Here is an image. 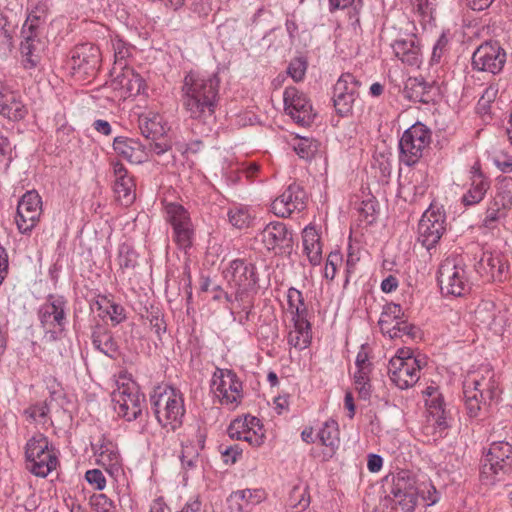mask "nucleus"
Returning <instances> with one entry per match:
<instances>
[{"instance_id":"f257e3e1","label":"nucleus","mask_w":512,"mask_h":512,"mask_svg":"<svg viewBox=\"0 0 512 512\" xmlns=\"http://www.w3.org/2000/svg\"><path fill=\"white\" fill-rule=\"evenodd\" d=\"M220 78L217 74H186L182 85V104L190 118L204 124L214 120L219 99Z\"/></svg>"},{"instance_id":"f03ea898","label":"nucleus","mask_w":512,"mask_h":512,"mask_svg":"<svg viewBox=\"0 0 512 512\" xmlns=\"http://www.w3.org/2000/svg\"><path fill=\"white\" fill-rule=\"evenodd\" d=\"M150 403L162 427L175 431L182 425L185 407L179 390L170 386H158L150 395Z\"/></svg>"},{"instance_id":"7ed1b4c3","label":"nucleus","mask_w":512,"mask_h":512,"mask_svg":"<svg viewBox=\"0 0 512 512\" xmlns=\"http://www.w3.org/2000/svg\"><path fill=\"white\" fill-rule=\"evenodd\" d=\"M437 280L444 295L464 296L471 288L466 264L460 255H450L441 262Z\"/></svg>"},{"instance_id":"20e7f679","label":"nucleus","mask_w":512,"mask_h":512,"mask_svg":"<svg viewBox=\"0 0 512 512\" xmlns=\"http://www.w3.org/2000/svg\"><path fill=\"white\" fill-rule=\"evenodd\" d=\"M417 499L415 478L409 471H399L393 476L390 492L385 497L387 512H414Z\"/></svg>"},{"instance_id":"39448f33","label":"nucleus","mask_w":512,"mask_h":512,"mask_svg":"<svg viewBox=\"0 0 512 512\" xmlns=\"http://www.w3.org/2000/svg\"><path fill=\"white\" fill-rule=\"evenodd\" d=\"M223 276L230 288L235 289L236 302H244L250 293H256L258 275L256 267L245 259L232 260L223 271Z\"/></svg>"},{"instance_id":"423d86ee","label":"nucleus","mask_w":512,"mask_h":512,"mask_svg":"<svg viewBox=\"0 0 512 512\" xmlns=\"http://www.w3.org/2000/svg\"><path fill=\"white\" fill-rule=\"evenodd\" d=\"M67 301L63 296L49 295L38 309V319L48 341H55L67 324Z\"/></svg>"},{"instance_id":"0eeeda50","label":"nucleus","mask_w":512,"mask_h":512,"mask_svg":"<svg viewBox=\"0 0 512 512\" xmlns=\"http://www.w3.org/2000/svg\"><path fill=\"white\" fill-rule=\"evenodd\" d=\"M512 471V445L506 441H494L485 454L481 466V478L489 483L500 480Z\"/></svg>"},{"instance_id":"6e6552de","label":"nucleus","mask_w":512,"mask_h":512,"mask_svg":"<svg viewBox=\"0 0 512 512\" xmlns=\"http://www.w3.org/2000/svg\"><path fill=\"white\" fill-rule=\"evenodd\" d=\"M431 142V131L417 122L404 131L399 141V158L406 166H413L423 156V151Z\"/></svg>"},{"instance_id":"1a4fd4ad","label":"nucleus","mask_w":512,"mask_h":512,"mask_svg":"<svg viewBox=\"0 0 512 512\" xmlns=\"http://www.w3.org/2000/svg\"><path fill=\"white\" fill-rule=\"evenodd\" d=\"M446 232V215L443 210L431 205L418 223L417 240L428 251L435 248Z\"/></svg>"},{"instance_id":"9d476101","label":"nucleus","mask_w":512,"mask_h":512,"mask_svg":"<svg viewBox=\"0 0 512 512\" xmlns=\"http://www.w3.org/2000/svg\"><path fill=\"white\" fill-rule=\"evenodd\" d=\"M425 362L412 356H395L388 363L390 380L400 389L413 386L420 378V370Z\"/></svg>"},{"instance_id":"9b49d317","label":"nucleus","mask_w":512,"mask_h":512,"mask_svg":"<svg viewBox=\"0 0 512 512\" xmlns=\"http://www.w3.org/2000/svg\"><path fill=\"white\" fill-rule=\"evenodd\" d=\"M360 81L351 73H343L333 87L332 101L336 113L341 117L352 114L353 106L359 97Z\"/></svg>"},{"instance_id":"f8f14e48","label":"nucleus","mask_w":512,"mask_h":512,"mask_svg":"<svg viewBox=\"0 0 512 512\" xmlns=\"http://www.w3.org/2000/svg\"><path fill=\"white\" fill-rule=\"evenodd\" d=\"M100 49L92 43L76 45L70 52L69 64L74 75L94 77L101 65Z\"/></svg>"},{"instance_id":"ddd939ff","label":"nucleus","mask_w":512,"mask_h":512,"mask_svg":"<svg viewBox=\"0 0 512 512\" xmlns=\"http://www.w3.org/2000/svg\"><path fill=\"white\" fill-rule=\"evenodd\" d=\"M114 411L127 421L137 419L142 413L144 395L132 385H122L111 394Z\"/></svg>"},{"instance_id":"4468645a","label":"nucleus","mask_w":512,"mask_h":512,"mask_svg":"<svg viewBox=\"0 0 512 512\" xmlns=\"http://www.w3.org/2000/svg\"><path fill=\"white\" fill-rule=\"evenodd\" d=\"M211 390L225 405H235L243 396L242 382L230 369L216 368L211 379Z\"/></svg>"},{"instance_id":"2eb2a0df","label":"nucleus","mask_w":512,"mask_h":512,"mask_svg":"<svg viewBox=\"0 0 512 512\" xmlns=\"http://www.w3.org/2000/svg\"><path fill=\"white\" fill-rule=\"evenodd\" d=\"M307 199L304 188L294 182L273 200L271 210L278 217L288 218L294 212H302L307 206Z\"/></svg>"},{"instance_id":"dca6fc26","label":"nucleus","mask_w":512,"mask_h":512,"mask_svg":"<svg viewBox=\"0 0 512 512\" xmlns=\"http://www.w3.org/2000/svg\"><path fill=\"white\" fill-rule=\"evenodd\" d=\"M261 241L268 250L276 254H290L293 249V233L285 223H268L260 233Z\"/></svg>"},{"instance_id":"f3484780","label":"nucleus","mask_w":512,"mask_h":512,"mask_svg":"<svg viewBox=\"0 0 512 512\" xmlns=\"http://www.w3.org/2000/svg\"><path fill=\"white\" fill-rule=\"evenodd\" d=\"M506 53L496 43H484L472 55V66L479 71L499 73L505 64Z\"/></svg>"},{"instance_id":"a211bd4d","label":"nucleus","mask_w":512,"mask_h":512,"mask_svg":"<svg viewBox=\"0 0 512 512\" xmlns=\"http://www.w3.org/2000/svg\"><path fill=\"white\" fill-rule=\"evenodd\" d=\"M285 112L301 125H309L313 118L310 101L295 87H286L283 94Z\"/></svg>"},{"instance_id":"6ab92c4d","label":"nucleus","mask_w":512,"mask_h":512,"mask_svg":"<svg viewBox=\"0 0 512 512\" xmlns=\"http://www.w3.org/2000/svg\"><path fill=\"white\" fill-rule=\"evenodd\" d=\"M38 437L34 436V476L45 478L59 465L58 453L42 434Z\"/></svg>"},{"instance_id":"aec40b11","label":"nucleus","mask_w":512,"mask_h":512,"mask_svg":"<svg viewBox=\"0 0 512 512\" xmlns=\"http://www.w3.org/2000/svg\"><path fill=\"white\" fill-rule=\"evenodd\" d=\"M475 268L487 281H501L508 268L507 259L499 251L486 250Z\"/></svg>"},{"instance_id":"412c9836","label":"nucleus","mask_w":512,"mask_h":512,"mask_svg":"<svg viewBox=\"0 0 512 512\" xmlns=\"http://www.w3.org/2000/svg\"><path fill=\"white\" fill-rule=\"evenodd\" d=\"M395 56L404 64L418 66L421 62L419 39L414 34L398 38L391 44Z\"/></svg>"},{"instance_id":"4be33fe9","label":"nucleus","mask_w":512,"mask_h":512,"mask_svg":"<svg viewBox=\"0 0 512 512\" xmlns=\"http://www.w3.org/2000/svg\"><path fill=\"white\" fill-rule=\"evenodd\" d=\"M114 90H120L125 98L137 96L145 87L143 78L132 68H122L111 82Z\"/></svg>"},{"instance_id":"5701e85b","label":"nucleus","mask_w":512,"mask_h":512,"mask_svg":"<svg viewBox=\"0 0 512 512\" xmlns=\"http://www.w3.org/2000/svg\"><path fill=\"white\" fill-rule=\"evenodd\" d=\"M114 181V192L123 204L129 205L135 199L134 180L129 176L126 167L119 161L112 162Z\"/></svg>"},{"instance_id":"b1692460","label":"nucleus","mask_w":512,"mask_h":512,"mask_svg":"<svg viewBox=\"0 0 512 512\" xmlns=\"http://www.w3.org/2000/svg\"><path fill=\"white\" fill-rule=\"evenodd\" d=\"M113 149L121 157L131 163L140 164L148 159L146 146L139 140L124 136L115 137L113 140Z\"/></svg>"},{"instance_id":"393cba45","label":"nucleus","mask_w":512,"mask_h":512,"mask_svg":"<svg viewBox=\"0 0 512 512\" xmlns=\"http://www.w3.org/2000/svg\"><path fill=\"white\" fill-rule=\"evenodd\" d=\"M93 347L110 359H116L120 352L117 341L110 329L103 325H96L91 334Z\"/></svg>"},{"instance_id":"a878e982","label":"nucleus","mask_w":512,"mask_h":512,"mask_svg":"<svg viewBox=\"0 0 512 512\" xmlns=\"http://www.w3.org/2000/svg\"><path fill=\"white\" fill-rule=\"evenodd\" d=\"M97 462L105 469L117 468L120 465V454L118 447L111 440L102 436L97 443L92 444Z\"/></svg>"},{"instance_id":"bb28decb","label":"nucleus","mask_w":512,"mask_h":512,"mask_svg":"<svg viewBox=\"0 0 512 512\" xmlns=\"http://www.w3.org/2000/svg\"><path fill=\"white\" fill-rule=\"evenodd\" d=\"M432 89H434V83H429L421 77H414L407 80L404 93L413 102L427 104L433 100Z\"/></svg>"},{"instance_id":"cd10ccee","label":"nucleus","mask_w":512,"mask_h":512,"mask_svg":"<svg viewBox=\"0 0 512 512\" xmlns=\"http://www.w3.org/2000/svg\"><path fill=\"white\" fill-rule=\"evenodd\" d=\"M14 222L21 234L32 231V191H26L18 201Z\"/></svg>"},{"instance_id":"c85d7f7f","label":"nucleus","mask_w":512,"mask_h":512,"mask_svg":"<svg viewBox=\"0 0 512 512\" xmlns=\"http://www.w3.org/2000/svg\"><path fill=\"white\" fill-rule=\"evenodd\" d=\"M464 406L469 418L482 419V415L487 410L485 399L480 398L478 391L472 387L469 380L463 385Z\"/></svg>"},{"instance_id":"c756f323","label":"nucleus","mask_w":512,"mask_h":512,"mask_svg":"<svg viewBox=\"0 0 512 512\" xmlns=\"http://www.w3.org/2000/svg\"><path fill=\"white\" fill-rule=\"evenodd\" d=\"M303 248L311 265L316 266L322 260V244L317 230L312 226H307L303 230Z\"/></svg>"},{"instance_id":"7c9ffc66","label":"nucleus","mask_w":512,"mask_h":512,"mask_svg":"<svg viewBox=\"0 0 512 512\" xmlns=\"http://www.w3.org/2000/svg\"><path fill=\"white\" fill-rule=\"evenodd\" d=\"M485 373L486 375H482L480 379L474 378L469 381L472 387L480 394V398L485 400L488 398L490 401H493L499 397V385L492 370L486 369Z\"/></svg>"},{"instance_id":"2f4dec72","label":"nucleus","mask_w":512,"mask_h":512,"mask_svg":"<svg viewBox=\"0 0 512 512\" xmlns=\"http://www.w3.org/2000/svg\"><path fill=\"white\" fill-rule=\"evenodd\" d=\"M227 501L233 512H248L252 505L258 503L260 500L256 491L252 492L246 489L232 492Z\"/></svg>"},{"instance_id":"473e14b6","label":"nucleus","mask_w":512,"mask_h":512,"mask_svg":"<svg viewBox=\"0 0 512 512\" xmlns=\"http://www.w3.org/2000/svg\"><path fill=\"white\" fill-rule=\"evenodd\" d=\"M139 129L147 140H159L166 135L165 125L162 124V118L159 115L140 117Z\"/></svg>"},{"instance_id":"72a5a7b5","label":"nucleus","mask_w":512,"mask_h":512,"mask_svg":"<svg viewBox=\"0 0 512 512\" xmlns=\"http://www.w3.org/2000/svg\"><path fill=\"white\" fill-rule=\"evenodd\" d=\"M512 204V197H500L499 195L495 198L494 202L491 206H489L486 210V214L483 220V225L487 228H494L495 223L500 220V218L505 216V209L507 206Z\"/></svg>"},{"instance_id":"f704fd0d","label":"nucleus","mask_w":512,"mask_h":512,"mask_svg":"<svg viewBox=\"0 0 512 512\" xmlns=\"http://www.w3.org/2000/svg\"><path fill=\"white\" fill-rule=\"evenodd\" d=\"M94 305L98 310L105 312L115 325L120 324L126 319L124 307L113 302L107 296L99 295L95 300Z\"/></svg>"},{"instance_id":"c9c22d12","label":"nucleus","mask_w":512,"mask_h":512,"mask_svg":"<svg viewBox=\"0 0 512 512\" xmlns=\"http://www.w3.org/2000/svg\"><path fill=\"white\" fill-rule=\"evenodd\" d=\"M489 188V181L486 178H479L471 180V187L463 195L462 201L464 205L471 206L479 203L485 196Z\"/></svg>"},{"instance_id":"e433bc0d","label":"nucleus","mask_w":512,"mask_h":512,"mask_svg":"<svg viewBox=\"0 0 512 512\" xmlns=\"http://www.w3.org/2000/svg\"><path fill=\"white\" fill-rule=\"evenodd\" d=\"M29 17L30 15L27 16L21 30L23 40L20 43V53L25 68L32 66V22H29Z\"/></svg>"},{"instance_id":"4c0bfd02","label":"nucleus","mask_w":512,"mask_h":512,"mask_svg":"<svg viewBox=\"0 0 512 512\" xmlns=\"http://www.w3.org/2000/svg\"><path fill=\"white\" fill-rule=\"evenodd\" d=\"M385 333L392 339L406 337L407 339L415 340L420 338V329L405 320L397 321L391 327H387Z\"/></svg>"},{"instance_id":"58836bf2","label":"nucleus","mask_w":512,"mask_h":512,"mask_svg":"<svg viewBox=\"0 0 512 512\" xmlns=\"http://www.w3.org/2000/svg\"><path fill=\"white\" fill-rule=\"evenodd\" d=\"M372 367L357 368L354 373V385L358 392L359 398L368 400L371 397L370 373Z\"/></svg>"},{"instance_id":"ea45409f","label":"nucleus","mask_w":512,"mask_h":512,"mask_svg":"<svg viewBox=\"0 0 512 512\" xmlns=\"http://www.w3.org/2000/svg\"><path fill=\"white\" fill-rule=\"evenodd\" d=\"M318 438L322 445L334 449L339 445L338 424L334 420L326 421L318 432Z\"/></svg>"},{"instance_id":"a19ab883","label":"nucleus","mask_w":512,"mask_h":512,"mask_svg":"<svg viewBox=\"0 0 512 512\" xmlns=\"http://www.w3.org/2000/svg\"><path fill=\"white\" fill-rule=\"evenodd\" d=\"M112 48L114 51V67L113 73H117V69L127 68V58L131 55L132 47L119 38L112 39Z\"/></svg>"},{"instance_id":"79ce46f5","label":"nucleus","mask_w":512,"mask_h":512,"mask_svg":"<svg viewBox=\"0 0 512 512\" xmlns=\"http://www.w3.org/2000/svg\"><path fill=\"white\" fill-rule=\"evenodd\" d=\"M403 315L404 312L399 304H386L378 321L381 331L385 333L387 327H391L393 322L396 323L397 321L402 320Z\"/></svg>"},{"instance_id":"37998d69","label":"nucleus","mask_w":512,"mask_h":512,"mask_svg":"<svg viewBox=\"0 0 512 512\" xmlns=\"http://www.w3.org/2000/svg\"><path fill=\"white\" fill-rule=\"evenodd\" d=\"M166 219L173 229L191 221L188 211L177 203H169L166 206Z\"/></svg>"},{"instance_id":"c03bdc74","label":"nucleus","mask_w":512,"mask_h":512,"mask_svg":"<svg viewBox=\"0 0 512 512\" xmlns=\"http://www.w3.org/2000/svg\"><path fill=\"white\" fill-rule=\"evenodd\" d=\"M27 113L28 109L17 97V95L14 92H12V99H9V101H7L5 109L1 111L0 115L13 121H19L23 119L27 115Z\"/></svg>"},{"instance_id":"a18cd8bd","label":"nucleus","mask_w":512,"mask_h":512,"mask_svg":"<svg viewBox=\"0 0 512 512\" xmlns=\"http://www.w3.org/2000/svg\"><path fill=\"white\" fill-rule=\"evenodd\" d=\"M193 235L194 229L191 221L173 229V239L181 249L191 247Z\"/></svg>"},{"instance_id":"49530a36","label":"nucleus","mask_w":512,"mask_h":512,"mask_svg":"<svg viewBox=\"0 0 512 512\" xmlns=\"http://www.w3.org/2000/svg\"><path fill=\"white\" fill-rule=\"evenodd\" d=\"M287 302L289 310L293 316L307 314L304 297L300 290L290 287L287 292Z\"/></svg>"},{"instance_id":"de8ad7c7","label":"nucleus","mask_w":512,"mask_h":512,"mask_svg":"<svg viewBox=\"0 0 512 512\" xmlns=\"http://www.w3.org/2000/svg\"><path fill=\"white\" fill-rule=\"evenodd\" d=\"M138 255L136 251L127 243H123L118 249V262L122 270L134 269L137 265Z\"/></svg>"},{"instance_id":"09e8293b","label":"nucleus","mask_w":512,"mask_h":512,"mask_svg":"<svg viewBox=\"0 0 512 512\" xmlns=\"http://www.w3.org/2000/svg\"><path fill=\"white\" fill-rule=\"evenodd\" d=\"M289 504L292 508L306 509L310 504V496L306 486H294L290 492Z\"/></svg>"},{"instance_id":"8fccbe9b","label":"nucleus","mask_w":512,"mask_h":512,"mask_svg":"<svg viewBox=\"0 0 512 512\" xmlns=\"http://www.w3.org/2000/svg\"><path fill=\"white\" fill-rule=\"evenodd\" d=\"M228 219L234 227L242 229L249 226L251 215L245 207H234L228 211Z\"/></svg>"},{"instance_id":"3c124183","label":"nucleus","mask_w":512,"mask_h":512,"mask_svg":"<svg viewBox=\"0 0 512 512\" xmlns=\"http://www.w3.org/2000/svg\"><path fill=\"white\" fill-rule=\"evenodd\" d=\"M418 497L420 496L427 506L436 504L440 499V494L431 482L416 483Z\"/></svg>"},{"instance_id":"603ef678","label":"nucleus","mask_w":512,"mask_h":512,"mask_svg":"<svg viewBox=\"0 0 512 512\" xmlns=\"http://www.w3.org/2000/svg\"><path fill=\"white\" fill-rule=\"evenodd\" d=\"M308 63L304 57L292 59L287 67L288 75L296 82L302 81L307 71Z\"/></svg>"},{"instance_id":"864d4df0","label":"nucleus","mask_w":512,"mask_h":512,"mask_svg":"<svg viewBox=\"0 0 512 512\" xmlns=\"http://www.w3.org/2000/svg\"><path fill=\"white\" fill-rule=\"evenodd\" d=\"M259 420L255 417H250L248 420V427L242 436L243 441L248 442L250 445L258 447L263 444L264 436L263 434H258L253 427L258 425Z\"/></svg>"},{"instance_id":"5fc2aeb1","label":"nucleus","mask_w":512,"mask_h":512,"mask_svg":"<svg viewBox=\"0 0 512 512\" xmlns=\"http://www.w3.org/2000/svg\"><path fill=\"white\" fill-rule=\"evenodd\" d=\"M199 453L192 445H183L181 463L184 469H193L198 462Z\"/></svg>"},{"instance_id":"6e6d98bb","label":"nucleus","mask_w":512,"mask_h":512,"mask_svg":"<svg viewBox=\"0 0 512 512\" xmlns=\"http://www.w3.org/2000/svg\"><path fill=\"white\" fill-rule=\"evenodd\" d=\"M342 262V255L339 251L329 253L324 269V277L333 280L336 276L337 267Z\"/></svg>"},{"instance_id":"4d7b16f0","label":"nucleus","mask_w":512,"mask_h":512,"mask_svg":"<svg viewBox=\"0 0 512 512\" xmlns=\"http://www.w3.org/2000/svg\"><path fill=\"white\" fill-rule=\"evenodd\" d=\"M239 307L241 308V311L238 313L239 317L236 318L235 313L231 311V314L233 315L234 320L238 321V323L242 326L246 325L247 322H249L253 317V301L252 299L246 298L244 299V302H238Z\"/></svg>"},{"instance_id":"13d9d810","label":"nucleus","mask_w":512,"mask_h":512,"mask_svg":"<svg viewBox=\"0 0 512 512\" xmlns=\"http://www.w3.org/2000/svg\"><path fill=\"white\" fill-rule=\"evenodd\" d=\"M249 417L244 419H235L228 426L227 433L231 439L240 440L244 435L249 423Z\"/></svg>"},{"instance_id":"bf43d9fd","label":"nucleus","mask_w":512,"mask_h":512,"mask_svg":"<svg viewBox=\"0 0 512 512\" xmlns=\"http://www.w3.org/2000/svg\"><path fill=\"white\" fill-rule=\"evenodd\" d=\"M294 151L299 157L309 159L314 155L316 147L309 139L301 138L297 144L294 145Z\"/></svg>"},{"instance_id":"052dcab7","label":"nucleus","mask_w":512,"mask_h":512,"mask_svg":"<svg viewBox=\"0 0 512 512\" xmlns=\"http://www.w3.org/2000/svg\"><path fill=\"white\" fill-rule=\"evenodd\" d=\"M86 481L95 487V489L101 491L106 487V479L104 474L99 469H91L85 473Z\"/></svg>"},{"instance_id":"680f3d73","label":"nucleus","mask_w":512,"mask_h":512,"mask_svg":"<svg viewBox=\"0 0 512 512\" xmlns=\"http://www.w3.org/2000/svg\"><path fill=\"white\" fill-rule=\"evenodd\" d=\"M147 319L149 320L151 328L159 337L166 331V323L158 309L148 312Z\"/></svg>"},{"instance_id":"e2e57ef3","label":"nucleus","mask_w":512,"mask_h":512,"mask_svg":"<svg viewBox=\"0 0 512 512\" xmlns=\"http://www.w3.org/2000/svg\"><path fill=\"white\" fill-rule=\"evenodd\" d=\"M145 146L147 153L152 152L157 155H162L171 149V143L165 138V136L159 140H150V142Z\"/></svg>"},{"instance_id":"0e129e2a","label":"nucleus","mask_w":512,"mask_h":512,"mask_svg":"<svg viewBox=\"0 0 512 512\" xmlns=\"http://www.w3.org/2000/svg\"><path fill=\"white\" fill-rule=\"evenodd\" d=\"M12 146L7 137L0 134V162L5 161L4 167L7 168L12 159Z\"/></svg>"},{"instance_id":"69168bd1","label":"nucleus","mask_w":512,"mask_h":512,"mask_svg":"<svg viewBox=\"0 0 512 512\" xmlns=\"http://www.w3.org/2000/svg\"><path fill=\"white\" fill-rule=\"evenodd\" d=\"M439 0H417L416 9L420 15L432 17Z\"/></svg>"},{"instance_id":"338daca9","label":"nucleus","mask_w":512,"mask_h":512,"mask_svg":"<svg viewBox=\"0 0 512 512\" xmlns=\"http://www.w3.org/2000/svg\"><path fill=\"white\" fill-rule=\"evenodd\" d=\"M295 333L302 335H311V324L306 319V315L293 316Z\"/></svg>"},{"instance_id":"774afa93","label":"nucleus","mask_w":512,"mask_h":512,"mask_svg":"<svg viewBox=\"0 0 512 512\" xmlns=\"http://www.w3.org/2000/svg\"><path fill=\"white\" fill-rule=\"evenodd\" d=\"M94 505L97 512H113L115 508L113 501L105 494L97 495L95 497Z\"/></svg>"}]
</instances>
